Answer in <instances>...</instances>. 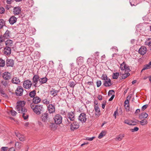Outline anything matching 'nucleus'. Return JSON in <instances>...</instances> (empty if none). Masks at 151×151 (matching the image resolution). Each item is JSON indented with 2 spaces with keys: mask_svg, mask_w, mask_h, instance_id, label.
<instances>
[{
  "mask_svg": "<svg viewBox=\"0 0 151 151\" xmlns=\"http://www.w3.org/2000/svg\"><path fill=\"white\" fill-rule=\"evenodd\" d=\"M9 151H15V149L14 147H12L10 149Z\"/></svg>",
  "mask_w": 151,
  "mask_h": 151,
  "instance_id": "64",
  "label": "nucleus"
},
{
  "mask_svg": "<svg viewBox=\"0 0 151 151\" xmlns=\"http://www.w3.org/2000/svg\"><path fill=\"white\" fill-rule=\"evenodd\" d=\"M1 96L5 98L6 99H8L9 98L8 96L6 95L5 93H4L3 95H2Z\"/></svg>",
  "mask_w": 151,
  "mask_h": 151,
  "instance_id": "57",
  "label": "nucleus"
},
{
  "mask_svg": "<svg viewBox=\"0 0 151 151\" xmlns=\"http://www.w3.org/2000/svg\"><path fill=\"white\" fill-rule=\"evenodd\" d=\"M114 97V95H112L111 96V97L109 99V101H112Z\"/></svg>",
  "mask_w": 151,
  "mask_h": 151,
  "instance_id": "63",
  "label": "nucleus"
},
{
  "mask_svg": "<svg viewBox=\"0 0 151 151\" xmlns=\"http://www.w3.org/2000/svg\"><path fill=\"white\" fill-rule=\"evenodd\" d=\"M17 19L14 16H12L9 19V22L11 24H13L15 23L17 21Z\"/></svg>",
  "mask_w": 151,
  "mask_h": 151,
  "instance_id": "20",
  "label": "nucleus"
},
{
  "mask_svg": "<svg viewBox=\"0 0 151 151\" xmlns=\"http://www.w3.org/2000/svg\"><path fill=\"white\" fill-rule=\"evenodd\" d=\"M78 120L82 123L85 122L87 120L86 114L84 113H81L79 116Z\"/></svg>",
  "mask_w": 151,
  "mask_h": 151,
  "instance_id": "6",
  "label": "nucleus"
},
{
  "mask_svg": "<svg viewBox=\"0 0 151 151\" xmlns=\"http://www.w3.org/2000/svg\"><path fill=\"white\" fill-rule=\"evenodd\" d=\"M119 75V73H113L112 75V77L114 79H117Z\"/></svg>",
  "mask_w": 151,
  "mask_h": 151,
  "instance_id": "36",
  "label": "nucleus"
},
{
  "mask_svg": "<svg viewBox=\"0 0 151 151\" xmlns=\"http://www.w3.org/2000/svg\"><path fill=\"white\" fill-rule=\"evenodd\" d=\"M30 125V124H29L28 122H26L24 124L25 126L26 127H29V126Z\"/></svg>",
  "mask_w": 151,
  "mask_h": 151,
  "instance_id": "61",
  "label": "nucleus"
},
{
  "mask_svg": "<svg viewBox=\"0 0 151 151\" xmlns=\"http://www.w3.org/2000/svg\"><path fill=\"white\" fill-rule=\"evenodd\" d=\"M9 82L8 81H1L2 85L4 87V88H6L9 86Z\"/></svg>",
  "mask_w": 151,
  "mask_h": 151,
  "instance_id": "29",
  "label": "nucleus"
},
{
  "mask_svg": "<svg viewBox=\"0 0 151 151\" xmlns=\"http://www.w3.org/2000/svg\"><path fill=\"white\" fill-rule=\"evenodd\" d=\"M140 124L142 126L146 124L147 123V121L145 119L142 120L140 122Z\"/></svg>",
  "mask_w": 151,
  "mask_h": 151,
  "instance_id": "38",
  "label": "nucleus"
},
{
  "mask_svg": "<svg viewBox=\"0 0 151 151\" xmlns=\"http://www.w3.org/2000/svg\"><path fill=\"white\" fill-rule=\"evenodd\" d=\"M96 84H97V86L98 87H100L101 84V81H98L96 82Z\"/></svg>",
  "mask_w": 151,
  "mask_h": 151,
  "instance_id": "52",
  "label": "nucleus"
},
{
  "mask_svg": "<svg viewBox=\"0 0 151 151\" xmlns=\"http://www.w3.org/2000/svg\"><path fill=\"white\" fill-rule=\"evenodd\" d=\"M130 120H125L124 121V123L125 124H127L130 125Z\"/></svg>",
  "mask_w": 151,
  "mask_h": 151,
  "instance_id": "54",
  "label": "nucleus"
},
{
  "mask_svg": "<svg viewBox=\"0 0 151 151\" xmlns=\"http://www.w3.org/2000/svg\"><path fill=\"white\" fill-rule=\"evenodd\" d=\"M130 75V73H124L122 74V77L123 79H125Z\"/></svg>",
  "mask_w": 151,
  "mask_h": 151,
  "instance_id": "37",
  "label": "nucleus"
},
{
  "mask_svg": "<svg viewBox=\"0 0 151 151\" xmlns=\"http://www.w3.org/2000/svg\"><path fill=\"white\" fill-rule=\"evenodd\" d=\"M112 49H113V51H114L115 52H116L118 50L117 47H113L112 48Z\"/></svg>",
  "mask_w": 151,
  "mask_h": 151,
  "instance_id": "60",
  "label": "nucleus"
},
{
  "mask_svg": "<svg viewBox=\"0 0 151 151\" xmlns=\"http://www.w3.org/2000/svg\"><path fill=\"white\" fill-rule=\"evenodd\" d=\"M124 134H120L116 137V139L117 140L121 141L124 137Z\"/></svg>",
  "mask_w": 151,
  "mask_h": 151,
  "instance_id": "32",
  "label": "nucleus"
},
{
  "mask_svg": "<svg viewBox=\"0 0 151 151\" xmlns=\"http://www.w3.org/2000/svg\"><path fill=\"white\" fill-rule=\"evenodd\" d=\"M55 123L57 124H60L62 122V117L59 114L55 115L54 118Z\"/></svg>",
  "mask_w": 151,
  "mask_h": 151,
  "instance_id": "3",
  "label": "nucleus"
},
{
  "mask_svg": "<svg viewBox=\"0 0 151 151\" xmlns=\"http://www.w3.org/2000/svg\"><path fill=\"white\" fill-rule=\"evenodd\" d=\"M129 98H130V97L128 96L127 98V99L124 102L125 108L127 111H128L129 110V102L128 101Z\"/></svg>",
  "mask_w": 151,
  "mask_h": 151,
  "instance_id": "14",
  "label": "nucleus"
},
{
  "mask_svg": "<svg viewBox=\"0 0 151 151\" xmlns=\"http://www.w3.org/2000/svg\"><path fill=\"white\" fill-rule=\"evenodd\" d=\"M79 127V124L78 123L74 122L71 124L70 129L71 131H74L78 129Z\"/></svg>",
  "mask_w": 151,
  "mask_h": 151,
  "instance_id": "5",
  "label": "nucleus"
},
{
  "mask_svg": "<svg viewBox=\"0 0 151 151\" xmlns=\"http://www.w3.org/2000/svg\"><path fill=\"white\" fill-rule=\"evenodd\" d=\"M130 124V125H135L136 124V122L132 121H131Z\"/></svg>",
  "mask_w": 151,
  "mask_h": 151,
  "instance_id": "56",
  "label": "nucleus"
},
{
  "mask_svg": "<svg viewBox=\"0 0 151 151\" xmlns=\"http://www.w3.org/2000/svg\"><path fill=\"white\" fill-rule=\"evenodd\" d=\"M114 93V91L113 90H110L108 92V95L109 96L112 95Z\"/></svg>",
  "mask_w": 151,
  "mask_h": 151,
  "instance_id": "49",
  "label": "nucleus"
},
{
  "mask_svg": "<svg viewBox=\"0 0 151 151\" xmlns=\"http://www.w3.org/2000/svg\"><path fill=\"white\" fill-rule=\"evenodd\" d=\"M41 101V99L37 96L34 97L33 99V102L35 104H37L40 103Z\"/></svg>",
  "mask_w": 151,
  "mask_h": 151,
  "instance_id": "24",
  "label": "nucleus"
},
{
  "mask_svg": "<svg viewBox=\"0 0 151 151\" xmlns=\"http://www.w3.org/2000/svg\"><path fill=\"white\" fill-rule=\"evenodd\" d=\"M39 80V76L37 75H35L33 78V83L34 86H35Z\"/></svg>",
  "mask_w": 151,
  "mask_h": 151,
  "instance_id": "22",
  "label": "nucleus"
},
{
  "mask_svg": "<svg viewBox=\"0 0 151 151\" xmlns=\"http://www.w3.org/2000/svg\"><path fill=\"white\" fill-rule=\"evenodd\" d=\"M130 3L132 6H135L137 4L135 2H133L132 0H130Z\"/></svg>",
  "mask_w": 151,
  "mask_h": 151,
  "instance_id": "47",
  "label": "nucleus"
},
{
  "mask_svg": "<svg viewBox=\"0 0 151 151\" xmlns=\"http://www.w3.org/2000/svg\"><path fill=\"white\" fill-rule=\"evenodd\" d=\"M118 114V111L117 110H116V111H115L114 112V116H115V119H116V114Z\"/></svg>",
  "mask_w": 151,
  "mask_h": 151,
  "instance_id": "62",
  "label": "nucleus"
},
{
  "mask_svg": "<svg viewBox=\"0 0 151 151\" xmlns=\"http://www.w3.org/2000/svg\"><path fill=\"white\" fill-rule=\"evenodd\" d=\"M150 68H151V61L149 63V64L146 65L145 66V67L142 70L141 72H142L143 70L146 69H149Z\"/></svg>",
  "mask_w": 151,
  "mask_h": 151,
  "instance_id": "31",
  "label": "nucleus"
},
{
  "mask_svg": "<svg viewBox=\"0 0 151 151\" xmlns=\"http://www.w3.org/2000/svg\"><path fill=\"white\" fill-rule=\"evenodd\" d=\"M5 44L6 47L10 48L13 45V41L10 40H8L5 42Z\"/></svg>",
  "mask_w": 151,
  "mask_h": 151,
  "instance_id": "23",
  "label": "nucleus"
},
{
  "mask_svg": "<svg viewBox=\"0 0 151 151\" xmlns=\"http://www.w3.org/2000/svg\"><path fill=\"white\" fill-rule=\"evenodd\" d=\"M36 94L35 91L30 92L29 93V95L31 97L33 98L34 97Z\"/></svg>",
  "mask_w": 151,
  "mask_h": 151,
  "instance_id": "39",
  "label": "nucleus"
},
{
  "mask_svg": "<svg viewBox=\"0 0 151 151\" xmlns=\"http://www.w3.org/2000/svg\"><path fill=\"white\" fill-rule=\"evenodd\" d=\"M16 136L19 138L21 141H24L25 140V137L24 135H21L18 132H16L15 133Z\"/></svg>",
  "mask_w": 151,
  "mask_h": 151,
  "instance_id": "15",
  "label": "nucleus"
},
{
  "mask_svg": "<svg viewBox=\"0 0 151 151\" xmlns=\"http://www.w3.org/2000/svg\"><path fill=\"white\" fill-rule=\"evenodd\" d=\"M60 92L59 90H56L52 88V89L50 91V92L51 95L53 96L54 97L57 95L58 93Z\"/></svg>",
  "mask_w": 151,
  "mask_h": 151,
  "instance_id": "17",
  "label": "nucleus"
},
{
  "mask_svg": "<svg viewBox=\"0 0 151 151\" xmlns=\"http://www.w3.org/2000/svg\"><path fill=\"white\" fill-rule=\"evenodd\" d=\"M10 32L8 31H6L5 32V34H4V35L3 36V38H4V39H8L10 37Z\"/></svg>",
  "mask_w": 151,
  "mask_h": 151,
  "instance_id": "28",
  "label": "nucleus"
},
{
  "mask_svg": "<svg viewBox=\"0 0 151 151\" xmlns=\"http://www.w3.org/2000/svg\"><path fill=\"white\" fill-rule=\"evenodd\" d=\"M10 112L11 113V114L13 116H15L17 112L16 111L14 110H12L10 111Z\"/></svg>",
  "mask_w": 151,
  "mask_h": 151,
  "instance_id": "51",
  "label": "nucleus"
},
{
  "mask_svg": "<svg viewBox=\"0 0 151 151\" xmlns=\"http://www.w3.org/2000/svg\"><path fill=\"white\" fill-rule=\"evenodd\" d=\"M55 124L54 123H50L49 124V127L51 129H53L55 128Z\"/></svg>",
  "mask_w": 151,
  "mask_h": 151,
  "instance_id": "45",
  "label": "nucleus"
},
{
  "mask_svg": "<svg viewBox=\"0 0 151 151\" xmlns=\"http://www.w3.org/2000/svg\"><path fill=\"white\" fill-rule=\"evenodd\" d=\"M2 77L5 80H9L11 78L10 73L8 72H4L3 74Z\"/></svg>",
  "mask_w": 151,
  "mask_h": 151,
  "instance_id": "12",
  "label": "nucleus"
},
{
  "mask_svg": "<svg viewBox=\"0 0 151 151\" xmlns=\"http://www.w3.org/2000/svg\"><path fill=\"white\" fill-rule=\"evenodd\" d=\"M148 114L146 113H143L140 114L139 116V118L140 119H144L147 118L148 116Z\"/></svg>",
  "mask_w": 151,
  "mask_h": 151,
  "instance_id": "27",
  "label": "nucleus"
},
{
  "mask_svg": "<svg viewBox=\"0 0 151 151\" xmlns=\"http://www.w3.org/2000/svg\"><path fill=\"white\" fill-rule=\"evenodd\" d=\"M8 148L7 147H1V150L3 151H5L7 150Z\"/></svg>",
  "mask_w": 151,
  "mask_h": 151,
  "instance_id": "58",
  "label": "nucleus"
},
{
  "mask_svg": "<svg viewBox=\"0 0 151 151\" xmlns=\"http://www.w3.org/2000/svg\"><path fill=\"white\" fill-rule=\"evenodd\" d=\"M47 79L46 77L41 78L39 79V81L41 84H43L46 82Z\"/></svg>",
  "mask_w": 151,
  "mask_h": 151,
  "instance_id": "33",
  "label": "nucleus"
},
{
  "mask_svg": "<svg viewBox=\"0 0 151 151\" xmlns=\"http://www.w3.org/2000/svg\"><path fill=\"white\" fill-rule=\"evenodd\" d=\"M30 106L33 111L38 115L41 114V111L43 109V105H35L34 104L32 103L30 104Z\"/></svg>",
  "mask_w": 151,
  "mask_h": 151,
  "instance_id": "2",
  "label": "nucleus"
},
{
  "mask_svg": "<svg viewBox=\"0 0 151 151\" xmlns=\"http://www.w3.org/2000/svg\"><path fill=\"white\" fill-rule=\"evenodd\" d=\"M15 147L17 150L20 149L21 147V144L18 142H16L15 143Z\"/></svg>",
  "mask_w": 151,
  "mask_h": 151,
  "instance_id": "35",
  "label": "nucleus"
},
{
  "mask_svg": "<svg viewBox=\"0 0 151 151\" xmlns=\"http://www.w3.org/2000/svg\"><path fill=\"white\" fill-rule=\"evenodd\" d=\"M147 51L146 48L144 46H142L139 50V52L142 55L145 54Z\"/></svg>",
  "mask_w": 151,
  "mask_h": 151,
  "instance_id": "11",
  "label": "nucleus"
},
{
  "mask_svg": "<svg viewBox=\"0 0 151 151\" xmlns=\"http://www.w3.org/2000/svg\"><path fill=\"white\" fill-rule=\"evenodd\" d=\"M139 129V128L137 127H135L134 129H131V131L132 132L137 131Z\"/></svg>",
  "mask_w": 151,
  "mask_h": 151,
  "instance_id": "50",
  "label": "nucleus"
},
{
  "mask_svg": "<svg viewBox=\"0 0 151 151\" xmlns=\"http://www.w3.org/2000/svg\"><path fill=\"white\" fill-rule=\"evenodd\" d=\"M25 102L24 101H20L17 102L16 109L19 113L23 114L22 116L24 119H27L28 117V115L25 114L27 111V109L24 107Z\"/></svg>",
  "mask_w": 151,
  "mask_h": 151,
  "instance_id": "1",
  "label": "nucleus"
},
{
  "mask_svg": "<svg viewBox=\"0 0 151 151\" xmlns=\"http://www.w3.org/2000/svg\"><path fill=\"white\" fill-rule=\"evenodd\" d=\"M28 6L29 7L32 6L33 5V1L32 0H29L28 1Z\"/></svg>",
  "mask_w": 151,
  "mask_h": 151,
  "instance_id": "43",
  "label": "nucleus"
},
{
  "mask_svg": "<svg viewBox=\"0 0 151 151\" xmlns=\"http://www.w3.org/2000/svg\"><path fill=\"white\" fill-rule=\"evenodd\" d=\"M95 137H87L86 138V139L88 141H91Z\"/></svg>",
  "mask_w": 151,
  "mask_h": 151,
  "instance_id": "55",
  "label": "nucleus"
},
{
  "mask_svg": "<svg viewBox=\"0 0 151 151\" xmlns=\"http://www.w3.org/2000/svg\"><path fill=\"white\" fill-rule=\"evenodd\" d=\"M102 79L105 81L107 80L109 78H108L106 74H103L101 77Z\"/></svg>",
  "mask_w": 151,
  "mask_h": 151,
  "instance_id": "44",
  "label": "nucleus"
},
{
  "mask_svg": "<svg viewBox=\"0 0 151 151\" xmlns=\"http://www.w3.org/2000/svg\"><path fill=\"white\" fill-rule=\"evenodd\" d=\"M6 64L7 66L12 67L14 65V61L12 59H8L6 60Z\"/></svg>",
  "mask_w": 151,
  "mask_h": 151,
  "instance_id": "25",
  "label": "nucleus"
},
{
  "mask_svg": "<svg viewBox=\"0 0 151 151\" xmlns=\"http://www.w3.org/2000/svg\"><path fill=\"white\" fill-rule=\"evenodd\" d=\"M43 103L46 105L49 104L50 103V101L47 100V99H44L43 100Z\"/></svg>",
  "mask_w": 151,
  "mask_h": 151,
  "instance_id": "46",
  "label": "nucleus"
},
{
  "mask_svg": "<svg viewBox=\"0 0 151 151\" xmlns=\"http://www.w3.org/2000/svg\"><path fill=\"white\" fill-rule=\"evenodd\" d=\"M112 84V83H111V80L109 78L105 81L104 83V85L106 87L110 86Z\"/></svg>",
  "mask_w": 151,
  "mask_h": 151,
  "instance_id": "21",
  "label": "nucleus"
},
{
  "mask_svg": "<svg viewBox=\"0 0 151 151\" xmlns=\"http://www.w3.org/2000/svg\"><path fill=\"white\" fill-rule=\"evenodd\" d=\"M120 68L122 70L128 71L129 70V67L125 64L124 62H123L121 64Z\"/></svg>",
  "mask_w": 151,
  "mask_h": 151,
  "instance_id": "10",
  "label": "nucleus"
},
{
  "mask_svg": "<svg viewBox=\"0 0 151 151\" xmlns=\"http://www.w3.org/2000/svg\"><path fill=\"white\" fill-rule=\"evenodd\" d=\"M5 10L3 7L0 8V13L3 14L4 13Z\"/></svg>",
  "mask_w": 151,
  "mask_h": 151,
  "instance_id": "53",
  "label": "nucleus"
},
{
  "mask_svg": "<svg viewBox=\"0 0 151 151\" xmlns=\"http://www.w3.org/2000/svg\"><path fill=\"white\" fill-rule=\"evenodd\" d=\"M48 117V114L47 112L42 114L41 117V119L43 122H46Z\"/></svg>",
  "mask_w": 151,
  "mask_h": 151,
  "instance_id": "9",
  "label": "nucleus"
},
{
  "mask_svg": "<svg viewBox=\"0 0 151 151\" xmlns=\"http://www.w3.org/2000/svg\"><path fill=\"white\" fill-rule=\"evenodd\" d=\"M145 44L150 47H151V39L150 38L147 39L145 42Z\"/></svg>",
  "mask_w": 151,
  "mask_h": 151,
  "instance_id": "30",
  "label": "nucleus"
},
{
  "mask_svg": "<svg viewBox=\"0 0 151 151\" xmlns=\"http://www.w3.org/2000/svg\"><path fill=\"white\" fill-rule=\"evenodd\" d=\"M148 105L147 104L143 106L142 108V109L143 110L145 109L147 107Z\"/></svg>",
  "mask_w": 151,
  "mask_h": 151,
  "instance_id": "59",
  "label": "nucleus"
},
{
  "mask_svg": "<svg viewBox=\"0 0 151 151\" xmlns=\"http://www.w3.org/2000/svg\"><path fill=\"white\" fill-rule=\"evenodd\" d=\"M23 92V89L21 86H18L16 91V95L18 96H21L22 95Z\"/></svg>",
  "mask_w": 151,
  "mask_h": 151,
  "instance_id": "8",
  "label": "nucleus"
},
{
  "mask_svg": "<svg viewBox=\"0 0 151 151\" xmlns=\"http://www.w3.org/2000/svg\"><path fill=\"white\" fill-rule=\"evenodd\" d=\"M12 82L15 84H18L20 83V81L19 78L17 77H14L12 79Z\"/></svg>",
  "mask_w": 151,
  "mask_h": 151,
  "instance_id": "26",
  "label": "nucleus"
},
{
  "mask_svg": "<svg viewBox=\"0 0 151 151\" xmlns=\"http://www.w3.org/2000/svg\"><path fill=\"white\" fill-rule=\"evenodd\" d=\"M77 63L78 64L81 63L83 61L82 58L81 57H79L77 60Z\"/></svg>",
  "mask_w": 151,
  "mask_h": 151,
  "instance_id": "42",
  "label": "nucleus"
},
{
  "mask_svg": "<svg viewBox=\"0 0 151 151\" xmlns=\"http://www.w3.org/2000/svg\"><path fill=\"white\" fill-rule=\"evenodd\" d=\"M68 117L71 121H73L74 120L75 115L74 113L72 111L69 112L68 113Z\"/></svg>",
  "mask_w": 151,
  "mask_h": 151,
  "instance_id": "13",
  "label": "nucleus"
},
{
  "mask_svg": "<svg viewBox=\"0 0 151 151\" xmlns=\"http://www.w3.org/2000/svg\"><path fill=\"white\" fill-rule=\"evenodd\" d=\"M32 85L31 82L28 80L24 81L23 83V87L26 89H29L30 88Z\"/></svg>",
  "mask_w": 151,
  "mask_h": 151,
  "instance_id": "7",
  "label": "nucleus"
},
{
  "mask_svg": "<svg viewBox=\"0 0 151 151\" xmlns=\"http://www.w3.org/2000/svg\"><path fill=\"white\" fill-rule=\"evenodd\" d=\"M4 54L6 55H9L11 54L10 48L8 47H6L4 48Z\"/></svg>",
  "mask_w": 151,
  "mask_h": 151,
  "instance_id": "19",
  "label": "nucleus"
},
{
  "mask_svg": "<svg viewBox=\"0 0 151 151\" xmlns=\"http://www.w3.org/2000/svg\"><path fill=\"white\" fill-rule=\"evenodd\" d=\"M75 85V83L73 82H71L69 83V85L70 87H73Z\"/></svg>",
  "mask_w": 151,
  "mask_h": 151,
  "instance_id": "48",
  "label": "nucleus"
},
{
  "mask_svg": "<svg viewBox=\"0 0 151 151\" xmlns=\"http://www.w3.org/2000/svg\"><path fill=\"white\" fill-rule=\"evenodd\" d=\"M21 12L20 8L19 7H16L13 9L14 14L15 15H17L19 14Z\"/></svg>",
  "mask_w": 151,
  "mask_h": 151,
  "instance_id": "16",
  "label": "nucleus"
},
{
  "mask_svg": "<svg viewBox=\"0 0 151 151\" xmlns=\"http://www.w3.org/2000/svg\"><path fill=\"white\" fill-rule=\"evenodd\" d=\"M106 132L105 131H102L99 134L98 138L99 139H101L104 136L106 135Z\"/></svg>",
  "mask_w": 151,
  "mask_h": 151,
  "instance_id": "34",
  "label": "nucleus"
},
{
  "mask_svg": "<svg viewBox=\"0 0 151 151\" xmlns=\"http://www.w3.org/2000/svg\"><path fill=\"white\" fill-rule=\"evenodd\" d=\"M94 109L95 111V115L96 117H99L101 115L100 109L98 106H95Z\"/></svg>",
  "mask_w": 151,
  "mask_h": 151,
  "instance_id": "18",
  "label": "nucleus"
},
{
  "mask_svg": "<svg viewBox=\"0 0 151 151\" xmlns=\"http://www.w3.org/2000/svg\"><path fill=\"white\" fill-rule=\"evenodd\" d=\"M5 65V61L2 59H0V67H3Z\"/></svg>",
  "mask_w": 151,
  "mask_h": 151,
  "instance_id": "41",
  "label": "nucleus"
},
{
  "mask_svg": "<svg viewBox=\"0 0 151 151\" xmlns=\"http://www.w3.org/2000/svg\"><path fill=\"white\" fill-rule=\"evenodd\" d=\"M4 25V22L3 19H0V29Z\"/></svg>",
  "mask_w": 151,
  "mask_h": 151,
  "instance_id": "40",
  "label": "nucleus"
},
{
  "mask_svg": "<svg viewBox=\"0 0 151 151\" xmlns=\"http://www.w3.org/2000/svg\"><path fill=\"white\" fill-rule=\"evenodd\" d=\"M47 110L49 113L50 114H53L55 111V106L54 105L50 104L47 106Z\"/></svg>",
  "mask_w": 151,
  "mask_h": 151,
  "instance_id": "4",
  "label": "nucleus"
}]
</instances>
